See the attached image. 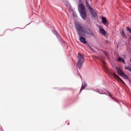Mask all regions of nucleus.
<instances>
[{"label": "nucleus", "mask_w": 131, "mask_h": 131, "mask_svg": "<svg viewBox=\"0 0 131 131\" xmlns=\"http://www.w3.org/2000/svg\"><path fill=\"white\" fill-rule=\"evenodd\" d=\"M78 10L83 20H85L86 18V10H85V7H84L83 3L81 2V1H80Z\"/></svg>", "instance_id": "nucleus-1"}, {"label": "nucleus", "mask_w": 131, "mask_h": 131, "mask_svg": "<svg viewBox=\"0 0 131 131\" xmlns=\"http://www.w3.org/2000/svg\"><path fill=\"white\" fill-rule=\"evenodd\" d=\"M86 26H82L81 25L78 24L75 25L76 29L79 36H84L83 34Z\"/></svg>", "instance_id": "nucleus-2"}, {"label": "nucleus", "mask_w": 131, "mask_h": 131, "mask_svg": "<svg viewBox=\"0 0 131 131\" xmlns=\"http://www.w3.org/2000/svg\"><path fill=\"white\" fill-rule=\"evenodd\" d=\"M77 60L78 62L77 63V68L80 69V68L82 67V64H83V61H84V57H83V55L78 53Z\"/></svg>", "instance_id": "nucleus-3"}, {"label": "nucleus", "mask_w": 131, "mask_h": 131, "mask_svg": "<svg viewBox=\"0 0 131 131\" xmlns=\"http://www.w3.org/2000/svg\"><path fill=\"white\" fill-rule=\"evenodd\" d=\"M84 36H85V34H88V35H90L91 36H94V32L91 30L89 28L86 26L85 27V30H84L83 33Z\"/></svg>", "instance_id": "nucleus-4"}, {"label": "nucleus", "mask_w": 131, "mask_h": 131, "mask_svg": "<svg viewBox=\"0 0 131 131\" xmlns=\"http://www.w3.org/2000/svg\"><path fill=\"white\" fill-rule=\"evenodd\" d=\"M111 74H112V75H113V76L114 77V78H116V79H117V80H118V81H121V82H122V83H123L124 84H125V83H124V81H123L122 79L120 78V77L118 76V75H117L116 74V73H115V72H112Z\"/></svg>", "instance_id": "nucleus-5"}, {"label": "nucleus", "mask_w": 131, "mask_h": 131, "mask_svg": "<svg viewBox=\"0 0 131 131\" xmlns=\"http://www.w3.org/2000/svg\"><path fill=\"white\" fill-rule=\"evenodd\" d=\"M86 6L87 8L89 9L90 12H92V11H94V9L92 8V6H91V1L89 0H86Z\"/></svg>", "instance_id": "nucleus-6"}, {"label": "nucleus", "mask_w": 131, "mask_h": 131, "mask_svg": "<svg viewBox=\"0 0 131 131\" xmlns=\"http://www.w3.org/2000/svg\"><path fill=\"white\" fill-rule=\"evenodd\" d=\"M79 40L82 42V43H84V45H86L88 43V42L86 40H85V38L83 37L84 36H79Z\"/></svg>", "instance_id": "nucleus-7"}, {"label": "nucleus", "mask_w": 131, "mask_h": 131, "mask_svg": "<svg viewBox=\"0 0 131 131\" xmlns=\"http://www.w3.org/2000/svg\"><path fill=\"white\" fill-rule=\"evenodd\" d=\"M116 69L117 73L119 74L120 76H121L124 73V72H123L119 68L116 67Z\"/></svg>", "instance_id": "nucleus-8"}, {"label": "nucleus", "mask_w": 131, "mask_h": 131, "mask_svg": "<svg viewBox=\"0 0 131 131\" xmlns=\"http://www.w3.org/2000/svg\"><path fill=\"white\" fill-rule=\"evenodd\" d=\"M91 14L92 15L93 17L95 19H98V14L96 13V11L93 9V11L90 12Z\"/></svg>", "instance_id": "nucleus-9"}, {"label": "nucleus", "mask_w": 131, "mask_h": 131, "mask_svg": "<svg viewBox=\"0 0 131 131\" xmlns=\"http://www.w3.org/2000/svg\"><path fill=\"white\" fill-rule=\"evenodd\" d=\"M85 88H86V83L84 82V83L82 84V86H81V89H80V93H81V91H82L83 90H84V89H85Z\"/></svg>", "instance_id": "nucleus-10"}, {"label": "nucleus", "mask_w": 131, "mask_h": 131, "mask_svg": "<svg viewBox=\"0 0 131 131\" xmlns=\"http://www.w3.org/2000/svg\"><path fill=\"white\" fill-rule=\"evenodd\" d=\"M100 33L103 34V35H106V34H107V32H106V31L103 28L100 29Z\"/></svg>", "instance_id": "nucleus-11"}, {"label": "nucleus", "mask_w": 131, "mask_h": 131, "mask_svg": "<svg viewBox=\"0 0 131 131\" xmlns=\"http://www.w3.org/2000/svg\"><path fill=\"white\" fill-rule=\"evenodd\" d=\"M117 61L118 62H122V63H123V64H125V60H124V59H123L121 57H119L117 59Z\"/></svg>", "instance_id": "nucleus-12"}, {"label": "nucleus", "mask_w": 131, "mask_h": 131, "mask_svg": "<svg viewBox=\"0 0 131 131\" xmlns=\"http://www.w3.org/2000/svg\"><path fill=\"white\" fill-rule=\"evenodd\" d=\"M102 23L104 24V25H106V24H107V20L106 19V18L102 17Z\"/></svg>", "instance_id": "nucleus-13"}, {"label": "nucleus", "mask_w": 131, "mask_h": 131, "mask_svg": "<svg viewBox=\"0 0 131 131\" xmlns=\"http://www.w3.org/2000/svg\"><path fill=\"white\" fill-rule=\"evenodd\" d=\"M121 76H122L124 79H128V77L124 73Z\"/></svg>", "instance_id": "nucleus-14"}, {"label": "nucleus", "mask_w": 131, "mask_h": 131, "mask_svg": "<svg viewBox=\"0 0 131 131\" xmlns=\"http://www.w3.org/2000/svg\"><path fill=\"white\" fill-rule=\"evenodd\" d=\"M125 69H126V70H128L129 71H130V72H131V67H125Z\"/></svg>", "instance_id": "nucleus-15"}, {"label": "nucleus", "mask_w": 131, "mask_h": 131, "mask_svg": "<svg viewBox=\"0 0 131 131\" xmlns=\"http://www.w3.org/2000/svg\"><path fill=\"white\" fill-rule=\"evenodd\" d=\"M126 29H127V31H129V32L131 34V29H130V28H129L128 27H127Z\"/></svg>", "instance_id": "nucleus-16"}, {"label": "nucleus", "mask_w": 131, "mask_h": 131, "mask_svg": "<svg viewBox=\"0 0 131 131\" xmlns=\"http://www.w3.org/2000/svg\"><path fill=\"white\" fill-rule=\"evenodd\" d=\"M121 34L123 36H124L125 35V34H124V31H122L121 32Z\"/></svg>", "instance_id": "nucleus-17"}, {"label": "nucleus", "mask_w": 131, "mask_h": 131, "mask_svg": "<svg viewBox=\"0 0 131 131\" xmlns=\"http://www.w3.org/2000/svg\"><path fill=\"white\" fill-rule=\"evenodd\" d=\"M102 63H103L104 66H106L107 63H106V62H105V61H102Z\"/></svg>", "instance_id": "nucleus-18"}, {"label": "nucleus", "mask_w": 131, "mask_h": 131, "mask_svg": "<svg viewBox=\"0 0 131 131\" xmlns=\"http://www.w3.org/2000/svg\"><path fill=\"white\" fill-rule=\"evenodd\" d=\"M108 94H109V97H111V96H112L111 94H110V93H108Z\"/></svg>", "instance_id": "nucleus-19"}, {"label": "nucleus", "mask_w": 131, "mask_h": 131, "mask_svg": "<svg viewBox=\"0 0 131 131\" xmlns=\"http://www.w3.org/2000/svg\"><path fill=\"white\" fill-rule=\"evenodd\" d=\"M123 56L124 58H125V57H126V56H125V55H123Z\"/></svg>", "instance_id": "nucleus-20"}, {"label": "nucleus", "mask_w": 131, "mask_h": 131, "mask_svg": "<svg viewBox=\"0 0 131 131\" xmlns=\"http://www.w3.org/2000/svg\"><path fill=\"white\" fill-rule=\"evenodd\" d=\"M6 31H8V30H6Z\"/></svg>", "instance_id": "nucleus-21"}]
</instances>
